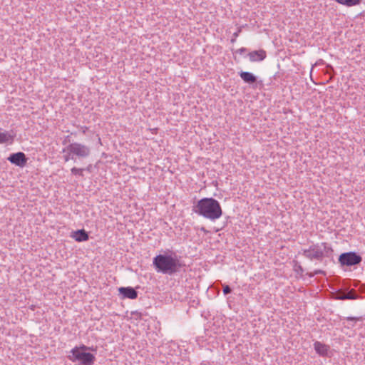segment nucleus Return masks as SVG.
<instances>
[{
	"mask_svg": "<svg viewBox=\"0 0 365 365\" xmlns=\"http://www.w3.org/2000/svg\"><path fill=\"white\" fill-rule=\"evenodd\" d=\"M192 211L206 219L215 221L222 215L220 203L213 197H203L193 205Z\"/></svg>",
	"mask_w": 365,
	"mask_h": 365,
	"instance_id": "obj_1",
	"label": "nucleus"
},
{
	"mask_svg": "<svg viewBox=\"0 0 365 365\" xmlns=\"http://www.w3.org/2000/svg\"><path fill=\"white\" fill-rule=\"evenodd\" d=\"M153 265L158 272L172 275L180 271L183 266L175 252L160 254L153 259Z\"/></svg>",
	"mask_w": 365,
	"mask_h": 365,
	"instance_id": "obj_2",
	"label": "nucleus"
},
{
	"mask_svg": "<svg viewBox=\"0 0 365 365\" xmlns=\"http://www.w3.org/2000/svg\"><path fill=\"white\" fill-rule=\"evenodd\" d=\"M97 348L88 346L84 344L73 348L68 356V359L73 362H78L80 365H89L92 361H96V356L90 351H96Z\"/></svg>",
	"mask_w": 365,
	"mask_h": 365,
	"instance_id": "obj_3",
	"label": "nucleus"
},
{
	"mask_svg": "<svg viewBox=\"0 0 365 365\" xmlns=\"http://www.w3.org/2000/svg\"><path fill=\"white\" fill-rule=\"evenodd\" d=\"M332 252L331 247L327 242L313 244L309 248L302 250L303 256L312 261L317 260L321 262L324 257H329Z\"/></svg>",
	"mask_w": 365,
	"mask_h": 365,
	"instance_id": "obj_4",
	"label": "nucleus"
},
{
	"mask_svg": "<svg viewBox=\"0 0 365 365\" xmlns=\"http://www.w3.org/2000/svg\"><path fill=\"white\" fill-rule=\"evenodd\" d=\"M361 262V256L355 252H344L339 257V262L341 267L356 266L359 264Z\"/></svg>",
	"mask_w": 365,
	"mask_h": 365,
	"instance_id": "obj_5",
	"label": "nucleus"
},
{
	"mask_svg": "<svg viewBox=\"0 0 365 365\" xmlns=\"http://www.w3.org/2000/svg\"><path fill=\"white\" fill-rule=\"evenodd\" d=\"M68 150L72 153L76 160L77 158H86L91 154V148L88 146L76 142L68 145Z\"/></svg>",
	"mask_w": 365,
	"mask_h": 365,
	"instance_id": "obj_6",
	"label": "nucleus"
},
{
	"mask_svg": "<svg viewBox=\"0 0 365 365\" xmlns=\"http://www.w3.org/2000/svg\"><path fill=\"white\" fill-rule=\"evenodd\" d=\"M7 160L13 165L19 166L20 168L24 167L26 163L28 158L23 152H17L11 153L7 158Z\"/></svg>",
	"mask_w": 365,
	"mask_h": 365,
	"instance_id": "obj_7",
	"label": "nucleus"
},
{
	"mask_svg": "<svg viewBox=\"0 0 365 365\" xmlns=\"http://www.w3.org/2000/svg\"><path fill=\"white\" fill-rule=\"evenodd\" d=\"M118 293L122 299H135L138 295V292L132 287H119Z\"/></svg>",
	"mask_w": 365,
	"mask_h": 365,
	"instance_id": "obj_8",
	"label": "nucleus"
},
{
	"mask_svg": "<svg viewBox=\"0 0 365 365\" xmlns=\"http://www.w3.org/2000/svg\"><path fill=\"white\" fill-rule=\"evenodd\" d=\"M359 295L354 289H350L346 293L341 291H338L335 293V299L338 300H347V299H357Z\"/></svg>",
	"mask_w": 365,
	"mask_h": 365,
	"instance_id": "obj_9",
	"label": "nucleus"
},
{
	"mask_svg": "<svg viewBox=\"0 0 365 365\" xmlns=\"http://www.w3.org/2000/svg\"><path fill=\"white\" fill-rule=\"evenodd\" d=\"M250 61L252 62L262 61L267 57L266 51L263 49L253 51L248 53Z\"/></svg>",
	"mask_w": 365,
	"mask_h": 365,
	"instance_id": "obj_10",
	"label": "nucleus"
},
{
	"mask_svg": "<svg viewBox=\"0 0 365 365\" xmlns=\"http://www.w3.org/2000/svg\"><path fill=\"white\" fill-rule=\"evenodd\" d=\"M71 237L78 242L87 241L89 238L88 233L84 229L72 232Z\"/></svg>",
	"mask_w": 365,
	"mask_h": 365,
	"instance_id": "obj_11",
	"label": "nucleus"
},
{
	"mask_svg": "<svg viewBox=\"0 0 365 365\" xmlns=\"http://www.w3.org/2000/svg\"><path fill=\"white\" fill-rule=\"evenodd\" d=\"M314 348L316 352L322 356H327L329 353V346L327 344L321 343L320 341H315Z\"/></svg>",
	"mask_w": 365,
	"mask_h": 365,
	"instance_id": "obj_12",
	"label": "nucleus"
},
{
	"mask_svg": "<svg viewBox=\"0 0 365 365\" xmlns=\"http://www.w3.org/2000/svg\"><path fill=\"white\" fill-rule=\"evenodd\" d=\"M240 78L243 81L248 84H253L257 82V76L248 71H240L239 73Z\"/></svg>",
	"mask_w": 365,
	"mask_h": 365,
	"instance_id": "obj_13",
	"label": "nucleus"
},
{
	"mask_svg": "<svg viewBox=\"0 0 365 365\" xmlns=\"http://www.w3.org/2000/svg\"><path fill=\"white\" fill-rule=\"evenodd\" d=\"M15 136L16 134L14 133L13 131H11V133L7 131L0 133V144L13 143Z\"/></svg>",
	"mask_w": 365,
	"mask_h": 365,
	"instance_id": "obj_14",
	"label": "nucleus"
},
{
	"mask_svg": "<svg viewBox=\"0 0 365 365\" xmlns=\"http://www.w3.org/2000/svg\"><path fill=\"white\" fill-rule=\"evenodd\" d=\"M339 4L346 6L347 7H351L354 6H356L361 4L362 0H334Z\"/></svg>",
	"mask_w": 365,
	"mask_h": 365,
	"instance_id": "obj_15",
	"label": "nucleus"
},
{
	"mask_svg": "<svg viewBox=\"0 0 365 365\" xmlns=\"http://www.w3.org/2000/svg\"><path fill=\"white\" fill-rule=\"evenodd\" d=\"M62 153H64L63 160L65 162H68L71 160L76 162V158H74L72 153L68 150V145L63 149Z\"/></svg>",
	"mask_w": 365,
	"mask_h": 365,
	"instance_id": "obj_16",
	"label": "nucleus"
},
{
	"mask_svg": "<svg viewBox=\"0 0 365 365\" xmlns=\"http://www.w3.org/2000/svg\"><path fill=\"white\" fill-rule=\"evenodd\" d=\"M83 170H84V168H78L76 167H73L71 170V173L73 175H79V176H83Z\"/></svg>",
	"mask_w": 365,
	"mask_h": 365,
	"instance_id": "obj_17",
	"label": "nucleus"
},
{
	"mask_svg": "<svg viewBox=\"0 0 365 365\" xmlns=\"http://www.w3.org/2000/svg\"><path fill=\"white\" fill-rule=\"evenodd\" d=\"M309 277H313L317 274H323L326 275V272L324 270L322 269H317L314 272H310L307 274Z\"/></svg>",
	"mask_w": 365,
	"mask_h": 365,
	"instance_id": "obj_18",
	"label": "nucleus"
},
{
	"mask_svg": "<svg viewBox=\"0 0 365 365\" xmlns=\"http://www.w3.org/2000/svg\"><path fill=\"white\" fill-rule=\"evenodd\" d=\"M222 291L225 295H227L232 292V289L229 285L223 284L222 285Z\"/></svg>",
	"mask_w": 365,
	"mask_h": 365,
	"instance_id": "obj_19",
	"label": "nucleus"
},
{
	"mask_svg": "<svg viewBox=\"0 0 365 365\" xmlns=\"http://www.w3.org/2000/svg\"><path fill=\"white\" fill-rule=\"evenodd\" d=\"M241 32V29H238V30L233 34V38L231 39V43H234L236 41V38L239 36Z\"/></svg>",
	"mask_w": 365,
	"mask_h": 365,
	"instance_id": "obj_20",
	"label": "nucleus"
},
{
	"mask_svg": "<svg viewBox=\"0 0 365 365\" xmlns=\"http://www.w3.org/2000/svg\"><path fill=\"white\" fill-rule=\"evenodd\" d=\"M346 319L347 321H351V322H356L358 321H361V317H346Z\"/></svg>",
	"mask_w": 365,
	"mask_h": 365,
	"instance_id": "obj_21",
	"label": "nucleus"
},
{
	"mask_svg": "<svg viewBox=\"0 0 365 365\" xmlns=\"http://www.w3.org/2000/svg\"><path fill=\"white\" fill-rule=\"evenodd\" d=\"M247 51V49L246 48L242 47L240 49H237L235 51H234V53H239V54L242 55L244 53H245Z\"/></svg>",
	"mask_w": 365,
	"mask_h": 365,
	"instance_id": "obj_22",
	"label": "nucleus"
},
{
	"mask_svg": "<svg viewBox=\"0 0 365 365\" xmlns=\"http://www.w3.org/2000/svg\"><path fill=\"white\" fill-rule=\"evenodd\" d=\"M297 269H296V270H297V272L299 274H303V272H304V269H303V267H302L300 264L297 265Z\"/></svg>",
	"mask_w": 365,
	"mask_h": 365,
	"instance_id": "obj_23",
	"label": "nucleus"
},
{
	"mask_svg": "<svg viewBox=\"0 0 365 365\" xmlns=\"http://www.w3.org/2000/svg\"><path fill=\"white\" fill-rule=\"evenodd\" d=\"M359 292L360 293H364L365 292V284H361L359 288Z\"/></svg>",
	"mask_w": 365,
	"mask_h": 365,
	"instance_id": "obj_24",
	"label": "nucleus"
},
{
	"mask_svg": "<svg viewBox=\"0 0 365 365\" xmlns=\"http://www.w3.org/2000/svg\"><path fill=\"white\" fill-rule=\"evenodd\" d=\"M70 142V140H69V136H66V138L63 140V145H66L68 143Z\"/></svg>",
	"mask_w": 365,
	"mask_h": 365,
	"instance_id": "obj_25",
	"label": "nucleus"
},
{
	"mask_svg": "<svg viewBox=\"0 0 365 365\" xmlns=\"http://www.w3.org/2000/svg\"><path fill=\"white\" fill-rule=\"evenodd\" d=\"M91 169H92V165L90 164L86 167V168H84V170H86L88 172H91Z\"/></svg>",
	"mask_w": 365,
	"mask_h": 365,
	"instance_id": "obj_26",
	"label": "nucleus"
},
{
	"mask_svg": "<svg viewBox=\"0 0 365 365\" xmlns=\"http://www.w3.org/2000/svg\"><path fill=\"white\" fill-rule=\"evenodd\" d=\"M359 284H360V282L358 281V280H356V281L354 282L353 285L354 287H357Z\"/></svg>",
	"mask_w": 365,
	"mask_h": 365,
	"instance_id": "obj_27",
	"label": "nucleus"
},
{
	"mask_svg": "<svg viewBox=\"0 0 365 365\" xmlns=\"http://www.w3.org/2000/svg\"><path fill=\"white\" fill-rule=\"evenodd\" d=\"M81 129H82V133H86V130H88V128L84 126V127H81Z\"/></svg>",
	"mask_w": 365,
	"mask_h": 365,
	"instance_id": "obj_28",
	"label": "nucleus"
}]
</instances>
